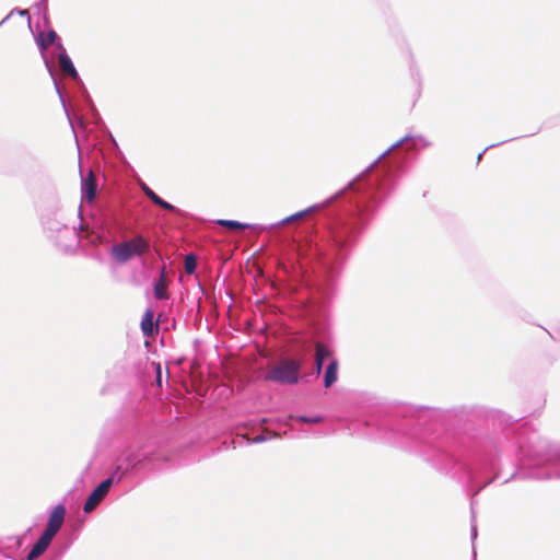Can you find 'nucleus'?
I'll return each instance as SVG.
<instances>
[{"mask_svg": "<svg viewBox=\"0 0 560 560\" xmlns=\"http://www.w3.org/2000/svg\"><path fill=\"white\" fill-rule=\"evenodd\" d=\"M155 460H166V458L158 451L145 452L143 446L127 447L121 455L120 464L116 466L114 471V475H118L116 482H119L130 470H133L144 463L154 466Z\"/></svg>", "mask_w": 560, "mask_h": 560, "instance_id": "f03ea898", "label": "nucleus"}, {"mask_svg": "<svg viewBox=\"0 0 560 560\" xmlns=\"http://www.w3.org/2000/svg\"><path fill=\"white\" fill-rule=\"evenodd\" d=\"M330 201H331V199H328L323 203L313 205L302 211H299L296 213H293V214L282 219L278 223L272 224L271 228H277V226L288 224V223H293V222L300 221V220L304 219L306 215L315 213V212L324 209Z\"/></svg>", "mask_w": 560, "mask_h": 560, "instance_id": "9b49d317", "label": "nucleus"}, {"mask_svg": "<svg viewBox=\"0 0 560 560\" xmlns=\"http://www.w3.org/2000/svg\"><path fill=\"white\" fill-rule=\"evenodd\" d=\"M80 175L82 201L91 203L94 201L97 195L96 175L92 170H89L86 175H84L82 170H80Z\"/></svg>", "mask_w": 560, "mask_h": 560, "instance_id": "6e6552de", "label": "nucleus"}, {"mask_svg": "<svg viewBox=\"0 0 560 560\" xmlns=\"http://www.w3.org/2000/svg\"><path fill=\"white\" fill-rule=\"evenodd\" d=\"M52 242L63 253H71L75 250L80 244V235L74 225L63 228V230L56 236Z\"/></svg>", "mask_w": 560, "mask_h": 560, "instance_id": "423d86ee", "label": "nucleus"}, {"mask_svg": "<svg viewBox=\"0 0 560 560\" xmlns=\"http://www.w3.org/2000/svg\"><path fill=\"white\" fill-rule=\"evenodd\" d=\"M149 199L156 206L165 209V210H168V211H178V209L176 207H174L173 205H171L170 202L165 201L164 199H162L160 196H158L154 191L149 194Z\"/></svg>", "mask_w": 560, "mask_h": 560, "instance_id": "6ab92c4d", "label": "nucleus"}, {"mask_svg": "<svg viewBox=\"0 0 560 560\" xmlns=\"http://www.w3.org/2000/svg\"><path fill=\"white\" fill-rule=\"evenodd\" d=\"M184 268L188 275H192L196 271L197 260H196L195 255L189 254L186 256L185 261H184Z\"/></svg>", "mask_w": 560, "mask_h": 560, "instance_id": "412c9836", "label": "nucleus"}, {"mask_svg": "<svg viewBox=\"0 0 560 560\" xmlns=\"http://www.w3.org/2000/svg\"><path fill=\"white\" fill-rule=\"evenodd\" d=\"M338 380V360L330 359L324 375V386L329 388Z\"/></svg>", "mask_w": 560, "mask_h": 560, "instance_id": "2eb2a0df", "label": "nucleus"}, {"mask_svg": "<svg viewBox=\"0 0 560 560\" xmlns=\"http://www.w3.org/2000/svg\"><path fill=\"white\" fill-rule=\"evenodd\" d=\"M45 65H46L48 71H49V73H50V75H51V78L54 80V85H55L57 94L59 95L61 104H62V106H65V98H63L62 92L60 90V86H59L58 82L56 81V79L54 77V70H52L51 62L45 58Z\"/></svg>", "mask_w": 560, "mask_h": 560, "instance_id": "4be33fe9", "label": "nucleus"}, {"mask_svg": "<svg viewBox=\"0 0 560 560\" xmlns=\"http://www.w3.org/2000/svg\"><path fill=\"white\" fill-rule=\"evenodd\" d=\"M477 538V525H476V522H475V517L472 516V520H471V539L472 541Z\"/></svg>", "mask_w": 560, "mask_h": 560, "instance_id": "393cba45", "label": "nucleus"}, {"mask_svg": "<svg viewBox=\"0 0 560 560\" xmlns=\"http://www.w3.org/2000/svg\"><path fill=\"white\" fill-rule=\"evenodd\" d=\"M142 190L148 198H149V194L153 192V190L150 187H148L145 184H142Z\"/></svg>", "mask_w": 560, "mask_h": 560, "instance_id": "c85d7f7f", "label": "nucleus"}, {"mask_svg": "<svg viewBox=\"0 0 560 560\" xmlns=\"http://www.w3.org/2000/svg\"><path fill=\"white\" fill-rule=\"evenodd\" d=\"M218 224L225 226L230 230H244V229L250 228L249 224L241 223V222L234 221V220H219Z\"/></svg>", "mask_w": 560, "mask_h": 560, "instance_id": "aec40b11", "label": "nucleus"}, {"mask_svg": "<svg viewBox=\"0 0 560 560\" xmlns=\"http://www.w3.org/2000/svg\"><path fill=\"white\" fill-rule=\"evenodd\" d=\"M167 284L165 280V268L162 269L160 279L154 284V295L158 300H165L168 298L166 291Z\"/></svg>", "mask_w": 560, "mask_h": 560, "instance_id": "dca6fc26", "label": "nucleus"}, {"mask_svg": "<svg viewBox=\"0 0 560 560\" xmlns=\"http://www.w3.org/2000/svg\"><path fill=\"white\" fill-rule=\"evenodd\" d=\"M66 513L67 511L63 504L54 506L49 513L48 522L43 534L54 539L63 525Z\"/></svg>", "mask_w": 560, "mask_h": 560, "instance_id": "0eeeda50", "label": "nucleus"}, {"mask_svg": "<svg viewBox=\"0 0 560 560\" xmlns=\"http://www.w3.org/2000/svg\"><path fill=\"white\" fill-rule=\"evenodd\" d=\"M156 383L161 387L162 386V373H161V365H156Z\"/></svg>", "mask_w": 560, "mask_h": 560, "instance_id": "a878e982", "label": "nucleus"}, {"mask_svg": "<svg viewBox=\"0 0 560 560\" xmlns=\"http://www.w3.org/2000/svg\"><path fill=\"white\" fill-rule=\"evenodd\" d=\"M52 538L42 533L38 540L34 544L31 551L26 556V560H35L40 557L49 547Z\"/></svg>", "mask_w": 560, "mask_h": 560, "instance_id": "ddd939ff", "label": "nucleus"}, {"mask_svg": "<svg viewBox=\"0 0 560 560\" xmlns=\"http://www.w3.org/2000/svg\"><path fill=\"white\" fill-rule=\"evenodd\" d=\"M14 13H18L21 16L30 18V13H28L27 10L14 9L0 22V25H2L5 21H8L11 18V15L14 14Z\"/></svg>", "mask_w": 560, "mask_h": 560, "instance_id": "b1692460", "label": "nucleus"}, {"mask_svg": "<svg viewBox=\"0 0 560 560\" xmlns=\"http://www.w3.org/2000/svg\"><path fill=\"white\" fill-rule=\"evenodd\" d=\"M532 476L537 479H560V451L548 457L546 471H536Z\"/></svg>", "mask_w": 560, "mask_h": 560, "instance_id": "9d476101", "label": "nucleus"}, {"mask_svg": "<svg viewBox=\"0 0 560 560\" xmlns=\"http://www.w3.org/2000/svg\"><path fill=\"white\" fill-rule=\"evenodd\" d=\"M150 249V242L142 235L117 243L112 246L110 254L118 264H125L136 256H141Z\"/></svg>", "mask_w": 560, "mask_h": 560, "instance_id": "7ed1b4c3", "label": "nucleus"}, {"mask_svg": "<svg viewBox=\"0 0 560 560\" xmlns=\"http://www.w3.org/2000/svg\"><path fill=\"white\" fill-rule=\"evenodd\" d=\"M63 109H65V112H66L67 116H69L68 108H67V105H66V104H65V106H63ZM68 120H69V122H72L71 117H68Z\"/></svg>", "mask_w": 560, "mask_h": 560, "instance_id": "7c9ffc66", "label": "nucleus"}, {"mask_svg": "<svg viewBox=\"0 0 560 560\" xmlns=\"http://www.w3.org/2000/svg\"><path fill=\"white\" fill-rule=\"evenodd\" d=\"M68 224L65 222L63 215L61 213H56L54 217L48 218L45 221V230L47 232L48 237L52 241L63 228H67Z\"/></svg>", "mask_w": 560, "mask_h": 560, "instance_id": "f8f14e48", "label": "nucleus"}, {"mask_svg": "<svg viewBox=\"0 0 560 560\" xmlns=\"http://www.w3.org/2000/svg\"><path fill=\"white\" fill-rule=\"evenodd\" d=\"M504 142H505V141H501V142H499V143L490 144L489 147H487V148L485 149V151H483V152H481V153L478 155L477 161H478V162H480V160H481V158H482L483 153H485L488 149H490V148H494V147H497V145H499V144H501V143H504Z\"/></svg>", "mask_w": 560, "mask_h": 560, "instance_id": "bb28decb", "label": "nucleus"}, {"mask_svg": "<svg viewBox=\"0 0 560 560\" xmlns=\"http://www.w3.org/2000/svg\"><path fill=\"white\" fill-rule=\"evenodd\" d=\"M301 363L294 359H284L271 368L265 375L266 381L280 384H295L299 381Z\"/></svg>", "mask_w": 560, "mask_h": 560, "instance_id": "20e7f679", "label": "nucleus"}, {"mask_svg": "<svg viewBox=\"0 0 560 560\" xmlns=\"http://www.w3.org/2000/svg\"><path fill=\"white\" fill-rule=\"evenodd\" d=\"M63 109H65V112H66L67 116H69L68 108H67V105H66V104H65V106H63ZM68 120H69V122H72L71 117H68Z\"/></svg>", "mask_w": 560, "mask_h": 560, "instance_id": "c756f323", "label": "nucleus"}, {"mask_svg": "<svg viewBox=\"0 0 560 560\" xmlns=\"http://www.w3.org/2000/svg\"><path fill=\"white\" fill-rule=\"evenodd\" d=\"M57 39H58V35L55 31H49L46 36L40 34L39 37L37 38L38 48L43 51L50 44L55 43Z\"/></svg>", "mask_w": 560, "mask_h": 560, "instance_id": "f3484780", "label": "nucleus"}, {"mask_svg": "<svg viewBox=\"0 0 560 560\" xmlns=\"http://www.w3.org/2000/svg\"><path fill=\"white\" fill-rule=\"evenodd\" d=\"M315 349V369L316 373L320 374L324 361L331 355V351L322 342H316Z\"/></svg>", "mask_w": 560, "mask_h": 560, "instance_id": "4468645a", "label": "nucleus"}, {"mask_svg": "<svg viewBox=\"0 0 560 560\" xmlns=\"http://www.w3.org/2000/svg\"><path fill=\"white\" fill-rule=\"evenodd\" d=\"M118 478V475H112L110 477L103 480L89 495L86 499L83 511L85 513H91L96 509V506L105 499V497L108 494L112 486L115 482V478Z\"/></svg>", "mask_w": 560, "mask_h": 560, "instance_id": "39448f33", "label": "nucleus"}, {"mask_svg": "<svg viewBox=\"0 0 560 560\" xmlns=\"http://www.w3.org/2000/svg\"><path fill=\"white\" fill-rule=\"evenodd\" d=\"M56 48L58 49L59 70L62 74L70 77L75 81H80L78 71L75 70L73 62L68 56L65 47L61 43H57Z\"/></svg>", "mask_w": 560, "mask_h": 560, "instance_id": "1a4fd4ad", "label": "nucleus"}, {"mask_svg": "<svg viewBox=\"0 0 560 560\" xmlns=\"http://www.w3.org/2000/svg\"><path fill=\"white\" fill-rule=\"evenodd\" d=\"M407 144L408 150L429 148L431 142L422 135H406L384 151L369 168L355 177L338 195L350 194L348 205L334 218L328 226L327 237L310 245L312 259H315L329 276H334L345 262L349 250L369 224L381 202L395 189L398 175L402 171L405 156H395L381 167L372 171L393 150Z\"/></svg>", "mask_w": 560, "mask_h": 560, "instance_id": "f257e3e1", "label": "nucleus"}, {"mask_svg": "<svg viewBox=\"0 0 560 560\" xmlns=\"http://www.w3.org/2000/svg\"><path fill=\"white\" fill-rule=\"evenodd\" d=\"M291 419H294L299 422H303V423H311V424H316V423H319L323 421V417L322 416H313V417H307V416H296V417H291Z\"/></svg>", "mask_w": 560, "mask_h": 560, "instance_id": "5701e85b", "label": "nucleus"}, {"mask_svg": "<svg viewBox=\"0 0 560 560\" xmlns=\"http://www.w3.org/2000/svg\"><path fill=\"white\" fill-rule=\"evenodd\" d=\"M141 329L144 336L150 337L153 335L154 325H153V315L150 311H148L144 317L141 320Z\"/></svg>", "mask_w": 560, "mask_h": 560, "instance_id": "a211bd4d", "label": "nucleus"}, {"mask_svg": "<svg viewBox=\"0 0 560 560\" xmlns=\"http://www.w3.org/2000/svg\"><path fill=\"white\" fill-rule=\"evenodd\" d=\"M266 439L267 438L264 434H259L252 440V443H261L266 441Z\"/></svg>", "mask_w": 560, "mask_h": 560, "instance_id": "cd10ccee", "label": "nucleus"}]
</instances>
